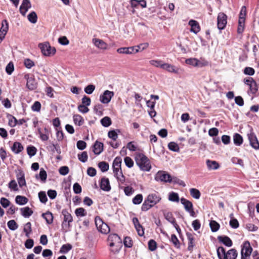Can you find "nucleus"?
Returning a JSON list of instances; mask_svg holds the SVG:
<instances>
[{
	"label": "nucleus",
	"mask_w": 259,
	"mask_h": 259,
	"mask_svg": "<svg viewBox=\"0 0 259 259\" xmlns=\"http://www.w3.org/2000/svg\"><path fill=\"white\" fill-rule=\"evenodd\" d=\"M103 150V144L96 141L93 146V152L96 155H99Z\"/></svg>",
	"instance_id": "nucleus-20"
},
{
	"label": "nucleus",
	"mask_w": 259,
	"mask_h": 259,
	"mask_svg": "<svg viewBox=\"0 0 259 259\" xmlns=\"http://www.w3.org/2000/svg\"><path fill=\"white\" fill-rule=\"evenodd\" d=\"M62 213L64 216L63 222L62 223L63 227H65L67 228H69L70 226V223L73 221L72 217L66 209H63Z\"/></svg>",
	"instance_id": "nucleus-8"
},
{
	"label": "nucleus",
	"mask_w": 259,
	"mask_h": 259,
	"mask_svg": "<svg viewBox=\"0 0 259 259\" xmlns=\"http://www.w3.org/2000/svg\"><path fill=\"white\" fill-rule=\"evenodd\" d=\"M17 178L18 184L20 187L26 185L24 174L22 171H20L19 174H17Z\"/></svg>",
	"instance_id": "nucleus-24"
},
{
	"label": "nucleus",
	"mask_w": 259,
	"mask_h": 259,
	"mask_svg": "<svg viewBox=\"0 0 259 259\" xmlns=\"http://www.w3.org/2000/svg\"><path fill=\"white\" fill-rule=\"evenodd\" d=\"M114 176L116 177L117 180L120 182L121 183H123L124 182L125 178L122 171H120L114 174Z\"/></svg>",
	"instance_id": "nucleus-58"
},
{
	"label": "nucleus",
	"mask_w": 259,
	"mask_h": 259,
	"mask_svg": "<svg viewBox=\"0 0 259 259\" xmlns=\"http://www.w3.org/2000/svg\"><path fill=\"white\" fill-rule=\"evenodd\" d=\"M247 136L249 141L250 145L255 150L259 149V142L255 134L252 131L248 133Z\"/></svg>",
	"instance_id": "nucleus-7"
},
{
	"label": "nucleus",
	"mask_w": 259,
	"mask_h": 259,
	"mask_svg": "<svg viewBox=\"0 0 259 259\" xmlns=\"http://www.w3.org/2000/svg\"><path fill=\"white\" fill-rule=\"evenodd\" d=\"M150 64L154 66H155L156 67H160L161 68H162L163 65L164 63L159 60H151L150 61Z\"/></svg>",
	"instance_id": "nucleus-52"
},
{
	"label": "nucleus",
	"mask_w": 259,
	"mask_h": 259,
	"mask_svg": "<svg viewBox=\"0 0 259 259\" xmlns=\"http://www.w3.org/2000/svg\"><path fill=\"white\" fill-rule=\"evenodd\" d=\"M217 254L219 259H236L238 253L236 249H231L227 252L225 249L222 247H219L217 249Z\"/></svg>",
	"instance_id": "nucleus-2"
},
{
	"label": "nucleus",
	"mask_w": 259,
	"mask_h": 259,
	"mask_svg": "<svg viewBox=\"0 0 259 259\" xmlns=\"http://www.w3.org/2000/svg\"><path fill=\"white\" fill-rule=\"evenodd\" d=\"M155 180L159 182H171L172 179L170 176L164 171H159L155 176Z\"/></svg>",
	"instance_id": "nucleus-4"
},
{
	"label": "nucleus",
	"mask_w": 259,
	"mask_h": 259,
	"mask_svg": "<svg viewBox=\"0 0 259 259\" xmlns=\"http://www.w3.org/2000/svg\"><path fill=\"white\" fill-rule=\"evenodd\" d=\"M185 63L191 65L193 67H196L197 63V59L195 58H191L186 59Z\"/></svg>",
	"instance_id": "nucleus-48"
},
{
	"label": "nucleus",
	"mask_w": 259,
	"mask_h": 259,
	"mask_svg": "<svg viewBox=\"0 0 259 259\" xmlns=\"http://www.w3.org/2000/svg\"><path fill=\"white\" fill-rule=\"evenodd\" d=\"M15 200L16 202L20 205H24L28 202V199L26 197L20 195L16 196Z\"/></svg>",
	"instance_id": "nucleus-34"
},
{
	"label": "nucleus",
	"mask_w": 259,
	"mask_h": 259,
	"mask_svg": "<svg viewBox=\"0 0 259 259\" xmlns=\"http://www.w3.org/2000/svg\"><path fill=\"white\" fill-rule=\"evenodd\" d=\"M23 149V147L19 142H15L12 147V151L16 154L21 152Z\"/></svg>",
	"instance_id": "nucleus-28"
},
{
	"label": "nucleus",
	"mask_w": 259,
	"mask_h": 259,
	"mask_svg": "<svg viewBox=\"0 0 259 259\" xmlns=\"http://www.w3.org/2000/svg\"><path fill=\"white\" fill-rule=\"evenodd\" d=\"M190 193L193 198L196 199H199L201 196L200 192L196 188H191L190 189Z\"/></svg>",
	"instance_id": "nucleus-31"
},
{
	"label": "nucleus",
	"mask_w": 259,
	"mask_h": 259,
	"mask_svg": "<svg viewBox=\"0 0 259 259\" xmlns=\"http://www.w3.org/2000/svg\"><path fill=\"white\" fill-rule=\"evenodd\" d=\"M122 162V159L120 157H116L112 164V167H116V168H120Z\"/></svg>",
	"instance_id": "nucleus-39"
},
{
	"label": "nucleus",
	"mask_w": 259,
	"mask_h": 259,
	"mask_svg": "<svg viewBox=\"0 0 259 259\" xmlns=\"http://www.w3.org/2000/svg\"><path fill=\"white\" fill-rule=\"evenodd\" d=\"M146 200L154 206L160 201V198L156 194H152L148 196Z\"/></svg>",
	"instance_id": "nucleus-21"
},
{
	"label": "nucleus",
	"mask_w": 259,
	"mask_h": 259,
	"mask_svg": "<svg viewBox=\"0 0 259 259\" xmlns=\"http://www.w3.org/2000/svg\"><path fill=\"white\" fill-rule=\"evenodd\" d=\"M133 222L134 224L135 227L138 232V235L140 236H143L144 234V229L139 223L138 219L137 218H134L133 219Z\"/></svg>",
	"instance_id": "nucleus-16"
},
{
	"label": "nucleus",
	"mask_w": 259,
	"mask_h": 259,
	"mask_svg": "<svg viewBox=\"0 0 259 259\" xmlns=\"http://www.w3.org/2000/svg\"><path fill=\"white\" fill-rule=\"evenodd\" d=\"M181 202L183 205L185 210L188 212L191 216H195V212L193 209V205L190 201L184 198H182L181 199Z\"/></svg>",
	"instance_id": "nucleus-6"
},
{
	"label": "nucleus",
	"mask_w": 259,
	"mask_h": 259,
	"mask_svg": "<svg viewBox=\"0 0 259 259\" xmlns=\"http://www.w3.org/2000/svg\"><path fill=\"white\" fill-rule=\"evenodd\" d=\"M21 211L22 215L25 218H28L33 213V211L29 207L21 208Z\"/></svg>",
	"instance_id": "nucleus-29"
},
{
	"label": "nucleus",
	"mask_w": 259,
	"mask_h": 259,
	"mask_svg": "<svg viewBox=\"0 0 259 259\" xmlns=\"http://www.w3.org/2000/svg\"><path fill=\"white\" fill-rule=\"evenodd\" d=\"M74 123L78 126L83 124L84 120L82 117L78 114L74 115L73 117Z\"/></svg>",
	"instance_id": "nucleus-32"
},
{
	"label": "nucleus",
	"mask_w": 259,
	"mask_h": 259,
	"mask_svg": "<svg viewBox=\"0 0 259 259\" xmlns=\"http://www.w3.org/2000/svg\"><path fill=\"white\" fill-rule=\"evenodd\" d=\"M124 161L126 166L128 168H131L133 166L134 161L131 157H125L124 159Z\"/></svg>",
	"instance_id": "nucleus-57"
},
{
	"label": "nucleus",
	"mask_w": 259,
	"mask_h": 259,
	"mask_svg": "<svg viewBox=\"0 0 259 259\" xmlns=\"http://www.w3.org/2000/svg\"><path fill=\"white\" fill-rule=\"evenodd\" d=\"M31 7V5L29 0H23L22 4L20 7V13L24 16L28 9Z\"/></svg>",
	"instance_id": "nucleus-15"
},
{
	"label": "nucleus",
	"mask_w": 259,
	"mask_h": 259,
	"mask_svg": "<svg viewBox=\"0 0 259 259\" xmlns=\"http://www.w3.org/2000/svg\"><path fill=\"white\" fill-rule=\"evenodd\" d=\"M188 24L191 26L190 31L195 34H197L201 30L199 23L195 20H190L188 22Z\"/></svg>",
	"instance_id": "nucleus-14"
},
{
	"label": "nucleus",
	"mask_w": 259,
	"mask_h": 259,
	"mask_svg": "<svg viewBox=\"0 0 259 259\" xmlns=\"http://www.w3.org/2000/svg\"><path fill=\"white\" fill-rule=\"evenodd\" d=\"M2 26L0 29V31L3 32L4 33L7 34L9 28L8 21L6 20H4L2 21Z\"/></svg>",
	"instance_id": "nucleus-56"
},
{
	"label": "nucleus",
	"mask_w": 259,
	"mask_h": 259,
	"mask_svg": "<svg viewBox=\"0 0 259 259\" xmlns=\"http://www.w3.org/2000/svg\"><path fill=\"white\" fill-rule=\"evenodd\" d=\"M252 248L250 246V244L249 241H246L243 243V246L241 249V252H243V256L246 257L249 256L251 253Z\"/></svg>",
	"instance_id": "nucleus-13"
},
{
	"label": "nucleus",
	"mask_w": 259,
	"mask_h": 259,
	"mask_svg": "<svg viewBox=\"0 0 259 259\" xmlns=\"http://www.w3.org/2000/svg\"><path fill=\"white\" fill-rule=\"evenodd\" d=\"M95 89V86L93 84H89L84 88V92L88 94H91L93 93Z\"/></svg>",
	"instance_id": "nucleus-60"
},
{
	"label": "nucleus",
	"mask_w": 259,
	"mask_h": 259,
	"mask_svg": "<svg viewBox=\"0 0 259 259\" xmlns=\"http://www.w3.org/2000/svg\"><path fill=\"white\" fill-rule=\"evenodd\" d=\"M148 247L151 251H154L156 249V242L154 240H150L148 242Z\"/></svg>",
	"instance_id": "nucleus-59"
},
{
	"label": "nucleus",
	"mask_w": 259,
	"mask_h": 259,
	"mask_svg": "<svg viewBox=\"0 0 259 259\" xmlns=\"http://www.w3.org/2000/svg\"><path fill=\"white\" fill-rule=\"evenodd\" d=\"M114 94L113 92L106 90L100 96V101L103 104H108L110 102Z\"/></svg>",
	"instance_id": "nucleus-11"
},
{
	"label": "nucleus",
	"mask_w": 259,
	"mask_h": 259,
	"mask_svg": "<svg viewBox=\"0 0 259 259\" xmlns=\"http://www.w3.org/2000/svg\"><path fill=\"white\" fill-rule=\"evenodd\" d=\"M101 189L105 191H109L111 190L109 180L108 178H103L100 183Z\"/></svg>",
	"instance_id": "nucleus-17"
},
{
	"label": "nucleus",
	"mask_w": 259,
	"mask_h": 259,
	"mask_svg": "<svg viewBox=\"0 0 259 259\" xmlns=\"http://www.w3.org/2000/svg\"><path fill=\"white\" fill-rule=\"evenodd\" d=\"M249 87L250 91L252 94H255L258 91L257 84L255 80L253 81V82H252Z\"/></svg>",
	"instance_id": "nucleus-43"
},
{
	"label": "nucleus",
	"mask_w": 259,
	"mask_h": 259,
	"mask_svg": "<svg viewBox=\"0 0 259 259\" xmlns=\"http://www.w3.org/2000/svg\"><path fill=\"white\" fill-rule=\"evenodd\" d=\"M45 133L43 134L41 133L40 129L39 128L38 130V133L40 136V138L41 139V140L44 141H47L49 139V131L46 128H45Z\"/></svg>",
	"instance_id": "nucleus-37"
},
{
	"label": "nucleus",
	"mask_w": 259,
	"mask_h": 259,
	"mask_svg": "<svg viewBox=\"0 0 259 259\" xmlns=\"http://www.w3.org/2000/svg\"><path fill=\"white\" fill-rule=\"evenodd\" d=\"M206 164L209 169H217L220 167L219 164L215 161L207 160L206 161Z\"/></svg>",
	"instance_id": "nucleus-25"
},
{
	"label": "nucleus",
	"mask_w": 259,
	"mask_h": 259,
	"mask_svg": "<svg viewBox=\"0 0 259 259\" xmlns=\"http://www.w3.org/2000/svg\"><path fill=\"white\" fill-rule=\"evenodd\" d=\"M143 200V196L142 194H138L133 199V202L135 204H140Z\"/></svg>",
	"instance_id": "nucleus-54"
},
{
	"label": "nucleus",
	"mask_w": 259,
	"mask_h": 259,
	"mask_svg": "<svg viewBox=\"0 0 259 259\" xmlns=\"http://www.w3.org/2000/svg\"><path fill=\"white\" fill-rule=\"evenodd\" d=\"M71 245L70 244H64L62 245L60 249V252L63 253H66L71 249Z\"/></svg>",
	"instance_id": "nucleus-62"
},
{
	"label": "nucleus",
	"mask_w": 259,
	"mask_h": 259,
	"mask_svg": "<svg viewBox=\"0 0 259 259\" xmlns=\"http://www.w3.org/2000/svg\"><path fill=\"white\" fill-rule=\"evenodd\" d=\"M36 151V148L34 146H28L27 148V153L30 157L35 155Z\"/></svg>",
	"instance_id": "nucleus-53"
},
{
	"label": "nucleus",
	"mask_w": 259,
	"mask_h": 259,
	"mask_svg": "<svg viewBox=\"0 0 259 259\" xmlns=\"http://www.w3.org/2000/svg\"><path fill=\"white\" fill-rule=\"evenodd\" d=\"M23 231L25 233V236L29 238L30 234L32 232L31 224L30 222L27 223L24 227Z\"/></svg>",
	"instance_id": "nucleus-33"
},
{
	"label": "nucleus",
	"mask_w": 259,
	"mask_h": 259,
	"mask_svg": "<svg viewBox=\"0 0 259 259\" xmlns=\"http://www.w3.org/2000/svg\"><path fill=\"white\" fill-rule=\"evenodd\" d=\"M209 226L212 232H217L220 229V225L215 221H211L209 223Z\"/></svg>",
	"instance_id": "nucleus-35"
},
{
	"label": "nucleus",
	"mask_w": 259,
	"mask_h": 259,
	"mask_svg": "<svg viewBox=\"0 0 259 259\" xmlns=\"http://www.w3.org/2000/svg\"><path fill=\"white\" fill-rule=\"evenodd\" d=\"M168 147L169 150L173 151H178V145L174 142H170L168 145Z\"/></svg>",
	"instance_id": "nucleus-61"
},
{
	"label": "nucleus",
	"mask_w": 259,
	"mask_h": 259,
	"mask_svg": "<svg viewBox=\"0 0 259 259\" xmlns=\"http://www.w3.org/2000/svg\"><path fill=\"white\" fill-rule=\"evenodd\" d=\"M187 236L188 240V249L189 250H192L195 245L194 236L191 233H187Z\"/></svg>",
	"instance_id": "nucleus-23"
},
{
	"label": "nucleus",
	"mask_w": 259,
	"mask_h": 259,
	"mask_svg": "<svg viewBox=\"0 0 259 259\" xmlns=\"http://www.w3.org/2000/svg\"><path fill=\"white\" fill-rule=\"evenodd\" d=\"M245 21V18H239L238 26L237 28V32L238 33H242L244 31Z\"/></svg>",
	"instance_id": "nucleus-27"
},
{
	"label": "nucleus",
	"mask_w": 259,
	"mask_h": 259,
	"mask_svg": "<svg viewBox=\"0 0 259 259\" xmlns=\"http://www.w3.org/2000/svg\"><path fill=\"white\" fill-rule=\"evenodd\" d=\"M243 73L246 75L251 76L255 73V70L252 67H246L244 69Z\"/></svg>",
	"instance_id": "nucleus-55"
},
{
	"label": "nucleus",
	"mask_w": 259,
	"mask_h": 259,
	"mask_svg": "<svg viewBox=\"0 0 259 259\" xmlns=\"http://www.w3.org/2000/svg\"><path fill=\"white\" fill-rule=\"evenodd\" d=\"M152 206H153V205H152V204H151L146 199L143 204H142L141 209L142 211H146L149 210Z\"/></svg>",
	"instance_id": "nucleus-51"
},
{
	"label": "nucleus",
	"mask_w": 259,
	"mask_h": 259,
	"mask_svg": "<svg viewBox=\"0 0 259 259\" xmlns=\"http://www.w3.org/2000/svg\"><path fill=\"white\" fill-rule=\"evenodd\" d=\"M42 218L46 220L48 224H51L53 221V216L51 212L48 211L42 214Z\"/></svg>",
	"instance_id": "nucleus-26"
},
{
	"label": "nucleus",
	"mask_w": 259,
	"mask_h": 259,
	"mask_svg": "<svg viewBox=\"0 0 259 259\" xmlns=\"http://www.w3.org/2000/svg\"><path fill=\"white\" fill-rule=\"evenodd\" d=\"M218 239L227 247H231L233 245L232 241L227 236H219Z\"/></svg>",
	"instance_id": "nucleus-18"
},
{
	"label": "nucleus",
	"mask_w": 259,
	"mask_h": 259,
	"mask_svg": "<svg viewBox=\"0 0 259 259\" xmlns=\"http://www.w3.org/2000/svg\"><path fill=\"white\" fill-rule=\"evenodd\" d=\"M135 160L141 170L149 171L151 168V165L149 159L143 154L138 153L136 155Z\"/></svg>",
	"instance_id": "nucleus-1"
},
{
	"label": "nucleus",
	"mask_w": 259,
	"mask_h": 259,
	"mask_svg": "<svg viewBox=\"0 0 259 259\" xmlns=\"http://www.w3.org/2000/svg\"><path fill=\"white\" fill-rule=\"evenodd\" d=\"M86 143L82 140L78 141L76 144V146L77 148L80 150L84 149L86 147Z\"/></svg>",
	"instance_id": "nucleus-64"
},
{
	"label": "nucleus",
	"mask_w": 259,
	"mask_h": 259,
	"mask_svg": "<svg viewBox=\"0 0 259 259\" xmlns=\"http://www.w3.org/2000/svg\"><path fill=\"white\" fill-rule=\"evenodd\" d=\"M28 20L32 23H35L37 22V16L35 12H31L27 16Z\"/></svg>",
	"instance_id": "nucleus-38"
},
{
	"label": "nucleus",
	"mask_w": 259,
	"mask_h": 259,
	"mask_svg": "<svg viewBox=\"0 0 259 259\" xmlns=\"http://www.w3.org/2000/svg\"><path fill=\"white\" fill-rule=\"evenodd\" d=\"M101 123L103 126L108 127L111 124V120L108 117L105 116L101 120Z\"/></svg>",
	"instance_id": "nucleus-40"
},
{
	"label": "nucleus",
	"mask_w": 259,
	"mask_h": 259,
	"mask_svg": "<svg viewBox=\"0 0 259 259\" xmlns=\"http://www.w3.org/2000/svg\"><path fill=\"white\" fill-rule=\"evenodd\" d=\"M117 52L119 54H132L138 53L139 49H137L136 47H123L118 48L117 50Z\"/></svg>",
	"instance_id": "nucleus-12"
},
{
	"label": "nucleus",
	"mask_w": 259,
	"mask_h": 259,
	"mask_svg": "<svg viewBox=\"0 0 259 259\" xmlns=\"http://www.w3.org/2000/svg\"><path fill=\"white\" fill-rule=\"evenodd\" d=\"M227 16L224 13L220 12L217 17V27L221 30L225 28L227 23Z\"/></svg>",
	"instance_id": "nucleus-5"
},
{
	"label": "nucleus",
	"mask_w": 259,
	"mask_h": 259,
	"mask_svg": "<svg viewBox=\"0 0 259 259\" xmlns=\"http://www.w3.org/2000/svg\"><path fill=\"white\" fill-rule=\"evenodd\" d=\"M93 42L96 47L100 49L106 50L107 48V44L102 39L94 38L93 39Z\"/></svg>",
	"instance_id": "nucleus-19"
},
{
	"label": "nucleus",
	"mask_w": 259,
	"mask_h": 259,
	"mask_svg": "<svg viewBox=\"0 0 259 259\" xmlns=\"http://www.w3.org/2000/svg\"><path fill=\"white\" fill-rule=\"evenodd\" d=\"M25 79H26V87L31 91L34 90L37 88V83L32 76L26 74L24 75Z\"/></svg>",
	"instance_id": "nucleus-10"
},
{
	"label": "nucleus",
	"mask_w": 259,
	"mask_h": 259,
	"mask_svg": "<svg viewBox=\"0 0 259 259\" xmlns=\"http://www.w3.org/2000/svg\"><path fill=\"white\" fill-rule=\"evenodd\" d=\"M165 218L170 223H171L175 227L177 231L178 232V227L176 223V220L173 217L172 213L168 212L164 213Z\"/></svg>",
	"instance_id": "nucleus-22"
},
{
	"label": "nucleus",
	"mask_w": 259,
	"mask_h": 259,
	"mask_svg": "<svg viewBox=\"0 0 259 259\" xmlns=\"http://www.w3.org/2000/svg\"><path fill=\"white\" fill-rule=\"evenodd\" d=\"M108 240L111 247L119 246L121 244V239L116 234H112L109 235Z\"/></svg>",
	"instance_id": "nucleus-9"
},
{
	"label": "nucleus",
	"mask_w": 259,
	"mask_h": 259,
	"mask_svg": "<svg viewBox=\"0 0 259 259\" xmlns=\"http://www.w3.org/2000/svg\"><path fill=\"white\" fill-rule=\"evenodd\" d=\"M41 108V104L38 101H35L31 107V109L34 111L38 112Z\"/></svg>",
	"instance_id": "nucleus-63"
},
{
	"label": "nucleus",
	"mask_w": 259,
	"mask_h": 259,
	"mask_svg": "<svg viewBox=\"0 0 259 259\" xmlns=\"http://www.w3.org/2000/svg\"><path fill=\"white\" fill-rule=\"evenodd\" d=\"M78 158L80 161L85 162L88 160V158L87 152L86 151H84L81 154H78Z\"/></svg>",
	"instance_id": "nucleus-50"
},
{
	"label": "nucleus",
	"mask_w": 259,
	"mask_h": 259,
	"mask_svg": "<svg viewBox=\"0 0 259 259\" xmlns=\"http://www.w3.org/2000/svg\"><path fill=\"white\" fill-rule=\"evenodd\" d=\"M38 177H39V178L40 179V180L42 181H43V182L46 181V180L47 179V175L46 171L44 170V169L41 168L40 170L39 176H38L37 175H36V179H38Z\"/></svg>",
	"instance_id": "nucleus-44"
},
{
	"label": "nucleus",
	"mask_w": 259,
	"mask_h": 259,
	"mask_svg": "<svg viewBox=\"0 0 259 259\" xmlns=\"http://www.w3.org/2000/svg\"><path fill=\"white\" fill-rule=\"evenodd\" d=\"M7 225L9 228L13 231L16 230L18 228V225L15 222V221L13 220L9 221L8 222Z\"/></svg>",
	"instance_id": "nucleus-46"
},
{
	"label": "nucleus",
	"mask_w": 259,
	"mask_h": 259,
	"mask_svg": "<svg viewBox=\"0 0 259 259\" xmlns=\"http://www.w3.org/2000/svg\"><path fill=\"white\" fill-rule=\"evenodd\" d=\"M234 144L236 146H240L243 143L242 137L239 134L236 133L233 136Z\"/></svg>",
	"instance_id": "nucleus-30"
},
{
	"label": "nucleus",
	"mask_w": 259,
	"mask_h": 259,
	"mask_svg": "<svg viewBox=\"0 0 259 259\" xmlns=\"http://www.w3.org/2000/svg\"><path fill=\"white\" fill-rule=\"evenodd\" d=\"M98 166L102 172L107 171L109 169V164L105 161L99 162Z\"/></svg>",
	"instance_id": "nucleus-41"
},
{
	"label": "nucleus",
	"mask_w": 259,
	"mask_h": 259,
	"mask_svg": "<svg viewBox=\"0 0 259 259\" xmlns=\"http://www.w3.org/2000/svg\"><path fill=\"white\" fill-rule=\"evenodd\" d=\"M38 47L42 54L46 56L53 55L56 51V49L54 47H52L48 42L40 43L38 45Z\"/></svg>",
	"instance_id": "nucleus-3"
},
{
	"label": "nucleus",
	"mask_w": 259,
	"mask_h": 259,
	"mask_svg": "<svg viewBox=\"0 0 259 259\" xmlns=\"http://www.w3.org/2000/svg\"><path fill=\"white\" fill-rule=\"evenodd\" d=\"M98 230L103 234H107L110 232V228L107 224L104 223L100 228H99Z\"/></svg>",
	"instance_id": "nucleus-45"
},
{
	"label": "nucleus",
	"mask_w": 259,
	"mask_h": 259,
	"mask_svg": "<svg viewBox=\"0 0 259 259\" xmlns=\"http://www.w3.org/2000/svg\"><path fill=\"white\" fill-rule=\"evenodd\" d=\"M230 217L231 219L230 221V226L234 229H236L239 227V223L237 219L233 218V214H230Z\"/></svg>",
	"instance_id": "nucleus-36"
},
{
	"label": "nucleus",
	"mask_w": 259,
	"mask_h": 259,
	"mask_svg": "<svg viewBox=\"0 0 259 259\" xmlns=\"http://www.w3.org/2000/svg\"><path fill=\"white\" fill-rule=\"evenodd\" d=\"M75 213L77 217H84L87 215V212L85 209L82 207L76 209Z\"/></svg>",
	"instance_id": "nucleus-47"
},
{
	"label": "nucleus",
	"mask_w": 259,
	"mask_h": 259,
	"mask_svg": "<svg viewBox=\"0 0 259 259\" xmlns=\"http://www.w3.org/2000/svg\"><path fill=\"white\" fill-rule=\"evenodd\" d=\"M38 197L40 201L43 203H46L48 201L46 192L44 191H40L38 193Z\"/></svg>",
	"instance_id": "nucleus-49"
},
{
	"label": "nucleus",
	"mask_w": 259,
	"mask_h": 259,
	"mask_svg": "<svg viewBox=\"0 0 259 259\" xmlns=\"http://www.w3.org/2000/svg\"><path fill=\"white\" fill-rule=\"evenodd\" d=\"M162 69L166 70L170 72H177L176 68L174 66L167 63H164Z\"/></svg>",
	"instance_id": "nucleus-42"
}]
</instances>
